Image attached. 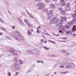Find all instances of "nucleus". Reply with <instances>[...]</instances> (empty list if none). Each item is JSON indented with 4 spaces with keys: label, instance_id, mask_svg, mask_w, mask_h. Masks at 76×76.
<instances>
[{
    "label": "nucleus",
    "instance_id": "1",
    "mask_svg": "<svg viewBox=\"0 0 76 76\" xmlns=\"http://www.w3.org/2000/svg\"><path fill=\"white\" fill-rule=\"evenodd\" d=\"M58 22H59V19L55 17L53 18L52 20L50 21V24H52L53 23L54 24H57Z\"/></svg>",
    "mask_w": 76,
    "mask_h": 76
},
{
    "label": "nucleus",
    "instance_id": "2",
    "mask_svg": "<svg viewBox=\"0 0 76 76\" xmlns=\"http://www.w3.org/2000/svg\"><path fill=\"white\" fill-rule=\"evenodd\" d=\"M44 12H47V14L48 15H51L54 12V10H51L50 8H49L48 9L46 8L44 10Z\"/></svg>",
    "mask_w": 76,
    "mask_h": 76
},
{
    "label": "nucleus",
    "instance_id": "3",
    "mask_svg": "<svg viewBox=\"0 0 76 76\" xmlns=\"http://www.w3.org/2000/svg\"><path fill=\"white\" fill-rule=\"evenodd\" d=\"M37 6H38L39 10H42L44 8L45 6V4L42 3H40L37 4Z\"/></svg>",
    "mask_w": 76,
    "mask_h": 76
},
{
    "label": "nucleus",
    "instance_id": "4",
    "mask_svg": "<svg viewBox=\"0 0 76 76\" xmlns=\"http://www.w3.org/2000/svg\"><path fill=\"white\" fill-rule=\"evenodd\" d=\"M67 20V18L65 17H62V19L60 20L59 23L60 25L62 24L63 23L64 21H66Z\"/></svg>",
    "mask_w": 76,
    "mask_h": 76
},
{
    "label": "nucleus",
    "instance_id": "5",
    "mask_svg": "<svg viewBox=\"0 0 76 76\" xmlns=\"http://www.w3.org/2000/svg\"><path fill=\"white\" fill-rule=\"evenodd\" d=\"M8 51L12 53H13L15 55L16 54V51L12 48H11L10 50H9Z\"/></svg>",
    "mask_w": 76,
    "mask_h": 76
},
{
    "label": "nucleus",
    "instance_id": "6",
    "mask_svg": "<svg viewBox=\"0 0 76 76\" xmlns=\"http://www.w3.org/2000/svg\"><path fill=\"white\" fill-rule=\"evenodd\" d=\"M20 68V66L19 64H15V69L17 70H19Z\"/></svg>",
    "mask_w": 76,
    "mask_h": 76
},
{
    "label": "nucleus",
    "instance_id": "7",
    "mask_svg": "<svg viewBox=\"0 0 76 76\" xmlns=\"http://www.w3.org/2000/svg\"><path fill=\"white\" fill-rule=\"evenodd\" d=\"M60 1L61 3L62 6H64L66 4V2H64V0H60Z\"/></svg>",
    "mask_w": 76,
    "mask_h": 76
},
{
    "label": "nucleus",
    "instance_id": "8",
    "mask_svg": "<svg viewBox=\"0 0 76 76\" xmlns=\"http://www.w3.org/2000/svg\"><path fill=\"white\" fill-rule=\"evenodd\" d=\"M24 21L25 22L27 23V24L28 25V26H31V25L29 23H28V20H27L26 19H24Z\"/></svg>",
    "mask_w": 76,
    "mask_h": 76
},
{
    "label": "nucleus",
    "instance_id": "9",
    "mask_svg": "<svg viewBox=\"0 0 76 76\" xmlns=\"http://www.w3.org/2000/svg\"><path fill=\"white\" fill-rule=\"evenodd\" d=\"M64 60H65V61H67V63H69V62H70V61H71V59H70L68 58H64Z\"/></svg>",
    "mask_w": 76,
    "mask_h": 76
},
{
    "label": "nucleus",
    "instance_id": "10",
    "mask_svg": "<svg viewBox=\"0 0 76 76\" xmlns=\"http://www.w3.org/2000/svg\"><path fill=\"white\" fill-rule=\"evenodd\" d=\"M69 65L66 66L65 67V69H70V68H72V66H72V65L70 64H69Z\"/></svg>",
    "mask_w": 76,
    "mask_h": 76
},
{
    "label": "nucleus",
    "instance_id": "11",
    "mask_svg": "<svg viewBox=\"0 0 76 76\" xmlns=\"http://www.w3.org/2000/svg\"><path fill=\"white\" fill-rule=\"evenodd\" d=\"M60 13L62 15H64V16H65L66 15V12L64 10L61 11Z\"/></svg>",
    "mask_w": 76,
    "mask_h": 76
},
{
    "label": "nucleus",
    "instance_id": "12",
    "mask_svg": "<svg viewBox=\"0 0 76 76\" xmlns=\"http://www.w3.org/2000/svg\"><path fill=\"white\" fill-rule=\"evenodd\" d=\"M15 34L16 36H18V37H20V33L18 31L15 32Z\"/></svg>",
    "mask_w": 76,
    "mask_h": 76
},
{
    "label": "nucleus",
    "instance_id": "13",
    "mask_svg": "<svg viewBox=\"0 0 76 76\" xmlns=\"http://www.w3.org/2000/svg\"><path fill=\"white\" fill-rule=\"evenodd\" d=\"M11 69L12 70H13L15 69V64L12 65L11 68Z\"/></svg>",
    "mask_w": 76,
    "mask_h": 76
},
{
    "label": "nucleus",
    "instance_id": "14",
    "mask_svg": "<svg viewBox=\"0 0 76 76\" xmlns=\"http://www.w3.org/2000/svg\"><path fill=\"white\" fill-rule=\"evenodd\" d=\"M17 19L18 20V21H19L20 22V23H22V25H23V22L22 21L21 19H20V18L18 17Z\"/></svg>",
    "mask_w": 76,
    "mask_h": 76
},
{
    "label": "nucleus",
    "instance_id": "15",
    "mask_svg": "<svg viewBox=\"0 0 76 76\" xmlns=\"http://www.w3.org/2000/svg\"><path fill=\"white\" fill-rule=\"evenodd\" d=\"M64 27L62 25L60 26L58 28V30H60V29H62V30H63V29H64Z\"/></svg>",
    "mask_w": 76,
    "mask_h": 76
},
{
    "label": "nucleus",
    "instance_id": "16",
    "mask_svg": "<svg viewBox=\"0 0 76 76\" xmlns=\"http://www.w3.org/2000/svg\"><path fill=\"white\" fill-rule=\"evenodd\" d=\"M76 30V26L75 25H74L73 26V27L72 28V31H73V32L75 31Z\"/></svg>",
    "mask_w": 76,
    "mask_h": 76
},
{
    "label": "nucleus",
    "instance_id": "17",
    "mask_svg": "<svg viewBox=\"0 0 76 76\" xmlns=\"http://www.w3.org/2000/svg\"><path fill=\"white\" fill-rule=\"evenodd\" d=\"M26 53H28V54H34V53H32L31 50H27L26 51Z\"/></svg>",
    "mask_w": 76,
    "mask_h": 76
},
{
    "label": "nucleus",
    "instance_id": "18",
    "mask_svg": "<svg viewBox=\"0 0 76 76\" xmlns=\"http://www.w3.org/2000/svg\"><path fill=\"white\" fill-rule=\"evenodd\" d=\"M50 6L52 9H54L56 7V6L53 4H51Z\"/></svg>",
    "mask_w": 76,
    "mask_h": 76
},
{
    "label": "nucleus",
    "instance_id": "19",
    "mask_svg": "<svg viewBox=\"0 0 76 76\" xmlns=\"http://www.w3.org/2000/svg\"><path fill=\"white\" fill-rule=\"evenodd\" d=\"M57 65L58 64H59V65H61V66H64V62H59L58 63L56 64Z\"/></svg>",
    "mask_w": 76,
    "mask_h": 76
},
{
    "label": "nucleus",
    "instance_id": "20",
    "mask_svg": "<svg viewBox=\"0 0 76 76\" xmlns=\"http://www.w3.org/2000/svg\"><path fill=\"white\" fill-rule=\"evenodd\" d=\"M65 10L66 11H69L70 10V7H66Z\"/></svg>",
    "mask_w": 76,
    "mask_h": 76
},
{
    "label": "nucleus",
    "instance_id": "21",
    "mask_svg": "<svg viewBox=\"0 0 76 76\" xmlns=\"http://www.w3.org/2000/svg\"><path fill=\"white\" fill-rule=\"evenodd\" d=\"M49 56L50 57H57V55L52 54V55H50Z\"/></svg>",
    "mask_w": 76,
    "mask_h": 76
},
{
    "label": "nucleus",
    "instance_id": "22",
    "mask_svg": "<svg viewBox=\"0 0 76 76\" xmlns=\"http://www.w3.org/2000/svg\"><path fill=\"white\" fill-rule=\"evenodd\" d=\"M65 27L66 29H69V28H70V26L68 25H66L65 26Z\"/></svg>",
    "mask_w": 76,
    "mask_h": 76
},
{
    "label": "nucleus",
    "instance_id": "23",
    "mask_svg": "<svg viewBox=\"0 0 76 76\" xmlns=\"http://www.w3.org/2000/svg\"><path fill=\"white\" fill-rule=\"evenodd\" d=\"M14 60H15V61L16 62H18V58H15L14 59Z\"/></svg>",
    "mask_w": 76,
    "mask_h": 76
},
{
    "label": "nucleus",
    "instance_id": "24",
    "mask_svg": "<svg viewBox=\"0 0 76 76\" xmlns=\"http://www.w3.org/2000/svg\"><path fill=\"white\" fill-rule=\"evenodd\" d=\"M66 7H70V4L69 3H67L66 5Z\"/></svg>",
    "mask_w": 76,
    "mask_h": 76
},
{
    "label": "nucleus",
    "instance_id": "25",
    "mask_svg": "<svg viewBox=\"0 0 76 76\" xmlns=\"http://www.w3.org/2000/svg\"><path fill=\"white\" fill-rule=\"evenodd\" d=\"M61 52H62V53H66L67 52V51L66 50H61Z\"/></svg>",
    "mask_w": 76,
    "mask_h": 76
},
{
    "label": "nucleus",
    "instance_id": "26",
    "mask_svg": "<svg viewBox=\"0 0 76 76\" xmlns=\"http://www.w3.org/2000/svg\"><path fill=\"white\" fill-rule=\"evenodd\" d=\"M72 32V31H67L66 32V34H70V32Z\"/></svg>",
    "mask_w": 76,
    "mask_h": 76
},
{
    "label": "nucleus",
    "instance_id": "27",
    "mask_svg": "<svg viewBox=\"0 0 76 76\" xmlns=\"http://www.w3.org/2000/svg\"><path fill=\"white\" fill-rule=\"evenodd\" d=\"M28 35L29 36H30V35H31V32H30V31H29V30L28 31Z\"/></svg>",
    "mask_w": 76,
    "mask_h": 76
},
{
    "label": "nucleus",
    "instance_id": "28",
    "mask_svg": "<svg viewBox=\"0 0 76 76\" xmlns=\"http://www.w3.org/2000/svg\"><path fill=\"white\" fill-rule=\"evenodd\" d=\"M68 64H69V63H68V62H64V66H66Z\"/></svg>",
    "mask_w": 76,
    "mask_h": 76
},
{
    "label": "nucleus",
    "instance_id": "29",
    "mask_svg": "<svg viewBox=\"0 0 76 76\" xmlns=\"http://www.w3.org/2000/svg\"><path fill=\"white\" fill-rule=\"evenodd\" d=\"M19 63L21 65L22 64H23V62L22 61V60H19Z\"/></svg>",
    "mask_w": 76,
    "mask_h": 76
},
{
    "label": "nucleus",
    "instance_id": "30",
    "mask_svg": "<svg viewBox=\"0 0 76 76\" xmlns=\"http://www.w3.org/2000/svg\"><path fill=\"white\" fill-rule=\"evenodd\" d=\"M49 42H52V43H53V44H56V43L55 42H53V41L49 40Z\"/></svg>",
    "mask_w": 76,
    "mask_h": 76
},
{
    "label": "nucleus",
    "instance_id": "31",
    "mask_svg": "<svg viewBox=\"0 0 76 76\" xmlns=\"http://www.w3.org/2000/svg\"><path fill=\"white\" fill-rule=\"evenodd\" d=\"M71 67H75V64H71Z\"/></svg>",
    "mask_w": 76,
    "mask_h": 76
},
{
    "label": "nucleus",
    "instance_id": "32",
    "mask_svg": "<svg viewBox=\"0 0 76 76\" xmlns=\"http://www.w3.org/2000/svg\"><path fill=\"white\" fill-rule=\"evenodd\" d=\"M43 48H45V50H49V48H47V47H44Z\"/></svg>",
    "mask_w": 76,
    "mask_h": 76
},
{
    "label": "nucleus",
    "instance_id": "33",
    "mask_svg": "<svg viewBox=\"0 0 76 76\" xmlns=\"http://www.w3.org/2000/svg\"><path fill=\"white\" fill-rule=\"evenodd\" d=\"M58 10H63V8H62V7H59L58 9Z\"/></svg>",
    "mask_w": 76,
    "mask_h": 76
},
{
    "label": "nucleus",
    "instance_id": "34",
    "mask_svg": "<svg viewBox=\"0 0 76 76\" xmlns=\"http://www.w3.org/2000/svg\"><path fill=\"white\" fill-rule=\"evenodd\" d=\"M68 24L69 25H73V23H72L71 22H69L68 23Z\"/></svg>",
    "mask_w": 76,
    "mask_h": 76
},
{
    "label": "nucleus",
    "instance_id": "35",
    "mask_svg": "<svg viewBox=\"0 0 76 76\" xmlns=\"http://www.w3.org/2000/svg\"><path fill=\"white\" fill-rule=\"evenodd\" d=\"M20 38L22 40H23V37L20 36Z\"/></svg>",
    "mask_w": 76,
    "mask_h": 76
},
{
    "label": "nucleus",
    "instance_id": "36",
    "mask_svg": "<svg viewBox=\"0 0 76 76\" xmlns=\"http://www.w3.org/2000/svg\"><path fill=\"white\" fill-rule=\"evenodd\" d=\"M12 37L13 38L15 39H16V38H17L14 35L12 36Z\"/></svg>",
    "mask_w": 76,
    "mask_h": 76
},
{
    "label": "nucleus",
    "instance_id": "37",
    "mask_svg": "<svg viewBox=\"0 0 76 76\" xmlns=\"http://www.w3.org/2000/svg\"><path fill=\"white\" fill-rule=\"evenodd\" d=\"M0 21L1 22H3V20L0 18Z\"/></svg>",
    "mask_w": 76,
    "mask_h": 76
},
{
    "label": "nucleus",
    "instance_id": "38",
    "mask_svg": "<svg viewBox=\"0 0 76 76\" xmlns=\"http://www.w3.org/2000/svg\"><path fill=\"white\" fill-rule=\"evenodd\" d=\"M45 1L46 2H47L48 3H50V0H45Z\"/></svg>",
    "mask_w": 76,
    "mask_h": 76
},
{
    "label": "nucleus",
    "instance_id": "39",
    "mask_svg": "<svg viewBox=\"0 0 76 76\" xmlns=\"http://www.w3.org/2000/svg\"><path fill=\"white\" fill-rule=\"evenodd\" d=\"M15 39H16V40H17V41H20V39H19V38H18L17 37Z\"/></svg>",
    "mask_w": 76,
    "mask_h": 76
},
{
    "label": "nucleus",
    "instance_id": "40",
    "mask_svg": "<svg viewBox=\"0 0 76 76\" xmlns=\"http://www.w3.org/2000/svg\"><path fill=\"white\" fill-rule=\"evenodd\" d=\"M11 76V73H10V72H8V76Z\"/></svg>",
    "mask_w": 76,
    "mask_h": 76
},
{
    "label": "nucleus",
    "instance_id": "41",
    "mask_svg": "<svg viewBox=\"0 0 76 76\" xmlns=\"http://www.w3.org/2000/svg\"><path fill=\"white\" fill-rule=\"evenodd\" d=\"M62 39H67V37H63L62 38Z\"/></svg>",
    "mask_w": 76,
    "mask_h": 76
},
{
    "label": "nucleus",
    "instance_id": "42",
    "mask_svg": "<svg viewBox=\"0 0 76 76\" xmlns=\"http://www.w3.org/2000/svg\"><path fill=\"white\" fill-rule=\"evenodd\" d=\"M22 14L24 16H25V15H26L25 14V13H24V12H22Z\"/></svg>",
    "mask_w": 76,
    "mask_h": 76
},
{
    "label": "nucleus",
    "instance_id": "43",
    "mask_svg": "<svg viewBox=\"0 0 76 76\" xmlns=\"http://www.w3.org/2000/svg\"><path fill=\"white\" fill-rule=\"evenodd\" d=\"M15 26H12V29H15Z\"/></svg>",
    "mask_w": 76,
    "mask_h": 76
},
{
    "label": "nucleus",
    "instance_id": "44",
    "mask_svg": "<svg viewBox=\"0 0 76 76\" xmlns=\"http://www.w3.org/2000/svg\"><path fill=\"white\" fill-rule=\"evenodd\" d=\"M66 73H67L66 72H61V74H66Z\"/></svg>",
    "mask_w": 76,
    "mask_h": 76
},
{
    "label": "nucleus",
    "instance_id": "45",
    "mask_svg": "<svg viewBox=\"0 0 76 76\" xmlns=\"http://www.w3.org/2000/svg\"><path fill=\"white\" fill-rule=\"evenodd\" d=\"M36 50V49L34 48V49L33 50V52H35Z\"/></svg>",
    "mask_w": 76,
    "mask_h": 76
},
{
    "label": "nucleus",
    "instance_id": "46",
    "mask_svg": "<svg viewBox=\"0 0 76 76\" xmlns=\"http://www.w3.org/2000/svg\"><path fill=\"white\" fill-rule=\"evenodd\" d=\"M37 33H38L39 34L40 33V32H39V30H37Z\"/></svg>",
    "mask_w": 76,
    "mask_h": 76
},
{
    "label": "nucleus",
    "instance_id": "47",
    "mask_svg": "<svg viewBox=\"0 0 76 76\" xmlns=\"http://www.w3.org/2000/svg\"><path fill=\"white\" fill-rule=\"evenodd\" d=\"M60 67H61V68H63V67H64V66H60Z\"/></svg>",
    "mask_w": 76,
    "mask_h": 76
},
{
    "label": "nucleus",
    "instance_id": "48",
    "mask_svg": "<svg viewBox=\"0 0 76 76\" xmlns=\"http://www.w3.org/2000/svg\"><path fill=\"white\" fill-rule=\"evenodd\" d=\"M32 67H33V68H34L35 67V65H32Z\"/></svg>",
    "mask_w": 76,
    "mask_h": 76
},
{
    "label": "nucleus",
    "instance_id": "49",
    "mask_svg": "<svg viewBox=\"0 0 76 76\" xmlns=\"http://www.w3.org/2000/svg\"><path fill=\"white\" fill-rule=\"evenodd\" d=\"M63 30L65 31H67L65 29V27H64V29H63Z\"/></svg>",
    "mask_w": 76,
    "mask_h": 76
},
{
    "label": "nucleus",
    "instance_id": "50",
    "mask_svg": "<svg viewBox=\"0 0 76 76\" xmlns=\"http://www.w3.org/2000/svg\"><path fill=\"white\" fill-rule=\"evenodd\" d=\"M35 0V1H38V2H40V1H41V0Z\"/></svg>",
    "mask_w": 76,
    "mask_h": 76
},
{
    "label": "nucleus",
    "instance_id": "51",
    "mask_svg": "<svg viewBox=\"0 0 76 76\" xmlns=\"http://www.w3.org/2000/svg\"><path fill=\"white\" fill-rule=\"evenodd\" d=\"M59 33H62V31L60 30L59 31Z\"/></svg>",
    "mask_w": 76,
    "mask_h": 76
},
{
    "label": "nucleus",
    "instance_id": "52",
    "mask_svg": "<svg viewBox=\"0 0 76 76\" xmlns=\"http://www.w3.org/2000/svg\"><path fill=\"white\" fill-rule=\"evenodd\" d=\"M3 31H5V32H7V31L4 29Z\"/></svg>",
    "mask_w": 76,
    "mask_h": 76
},
{
    "label": "nucleus",
    "instance_id": "53",
    "mask_svg": "<svg viewBox=\"0 0 76 76\" xmlns=\"http://www.w3.org/2000/svg\"><path fill=\"white\" fill-rule=\"evenodd\" d=\"M18 74H19V72H17L15 74V75H16V76H17V75H18Z\"/></svg>",
    "mask_w": 76,
    "mask_h": 76
},
{
    "label": "nucleus",
    "instance_id": "54",
    "mask_svg": "<svg viewBox=\"0 0 76 76\" xmlns=\"http://www.w3.org/2000/svg\"><path fill=\"white\" fill-rule=\"evenodd\" d=\"M29 16H30V17H31V18H32L33 19H34V17H32V16L31 15H30Z\"/></svg>",
    "mask_w": 76,
    "mask_h": 76
},
{
    "label": "nucleus",
    "instance_id": "55",
    "mask_svg": "<svg viewBox=\"0 0 76 76\" xmlns=\"http://www.w3.org/2000/svg\"><path fill=\"white\" fill-rule=\"evenodd\" d=\"M69 53H66V56H69Z\"/></svg>",
    "mask_w": 76,
    "mask_h": 76
},
{
    "label": "nucleus",
    "instance_id": "56",
    "mask_svg": "<svg viewBox=\"0 0 76 76\" xmlns=\"http://www.w3.org/2000/svg\"><path fill=\"white\" fill-rule=\"evenodd\" d=\"M40 62H41V61H37V63H40Z\"/></svg>",
    "mask_w": 76,
    "mask_h": 76
},
{
    "label": "nucleus",
    "instance_id": "57",
    "mask_svg": "<svg viewBox=\"0 0 76 76\" xmlns=\"http://www.w3.org/2000/svg\"><path fill=\"white\" fill-rule=\"evenodd\" d=\"M38 28H39V29H41V27H40V26H39L38 27Z\"/></svg>",
    "mask_w": 76,
    "mask_h": 76
},
{
    "label": "nucleus",
    "instance_id": "58",
    "mask_svg": "<svg viewBox=\"0 0 76 76\" xmlns=\"http://www.w3.org/2000/svg\"><path fill=\"white\" fill-rule=\"evenodd\" d=\"M8 57H10V56H11V55H8Z\"/></svg>",
    "mask_w": 76,
    "mask_h": 76
},
{
    "label": "nucleus",
    "instance_id": "59",
    "mask_svg": "<svg viewBox=\"0 0 76 76\" xmlns=\"http://www.w3.org/2000/svg\"><path fill=\"white\" fill-rule=\"evenodd\" d=\"M41 63H43V64H44V61H41Z\"/></svg>",
    "mask_w": 76,
    "mask_h": 76
},
{
    "label": "nucleus",
    "instance_id": "60",
    "mask_svg": "<svg viewBox=\"0 0 76 76\" xmlns=\"http://www.w3.org/2000/svg\"><path fill=\"white\" fill-rule=\"evenodd\" d=\"M7 37H8V39H10V38L8 36H7Z\"/></svg>",
    "mask_w": 76,
    "mask_h": 76
},
{
    "label": "nucleus",
    "instance_id": "61",
    "mask_svg": "<svg viewBox=\"0 0 76 76\" xmlns=\"http://www.w3.org/2000/svg\"><path fill=\"white\" fill-rule=\"evenodd\" d=\"M75 35H76V34H73V37H75Z\"/></svg>",
    "mask_w": 76,
    "mask_h": 76
},
{
    "label": "nucleus",
    "instance_id": "62",
    "mask_svg": "<svg viewBox=\"0 0 76 76\" xmlns=\"http://www.w3.org/2000/svg\"><path fill=\"white\" fill-rule=\"evenodd\" d=\"M44 42L45 44V43H47V41H45Z\"/></svg>",
    "mask_w": 76,
    "mask_h": 76
},
{
    "label": "nucleus",
    "instance_id": "63",
    "mask_svg": "<svg viewBox=\"0 0 76 76\" xmlns=\"http://www.w3.org/2000/svg\"><path fill=\"white\" fill-rule=\"evenodd\" d=\"M46 34H47L48 35H49V36H50V35L49 34L46 33Z\"/></svg>",
    "mask_w": 76,
    "mask_h": 76
},
{
    "label": "nucleus",
    "instance_id": "64",
    "mask_svg": "<svg viewBox=\"0 0 76 76\" xmlns=\"http://www.w3.org/2000/svg\"><path fill=\"white\" fill-rule=\"evenodd\" d=\"M0 35H3V33H0Z\"/></svg>",
    "mask_w": 76,
    "mask_h": 76
}]
</instances>
